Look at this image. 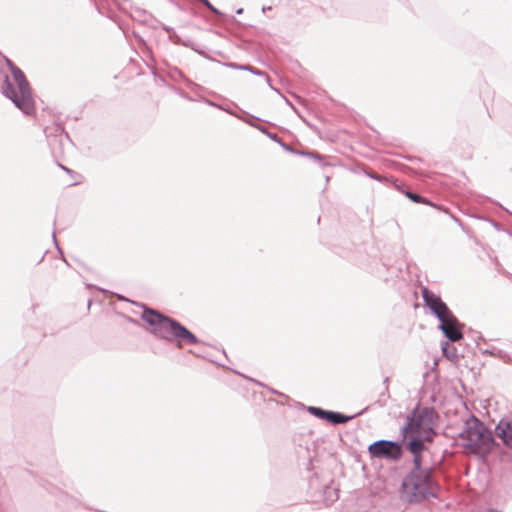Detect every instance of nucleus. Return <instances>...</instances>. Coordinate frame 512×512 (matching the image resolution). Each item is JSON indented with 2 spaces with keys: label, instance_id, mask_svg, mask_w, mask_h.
<instances>
[{
  "label": "nucleus",
  "instance_id": "0eeeda50",
  "mask_svg": "<svg viewBox=\"0 0 512 512\" xmlns=\"http://www.w3.org/2000/svg\"><path fill=\"white\" fill-rule=\"evenodd\" d=\"M422 296L425 304L432 310V312L439 318V320H442L452 313L447 305L441 300V298L427 288L422 289Z\"/></svg>",
  "mask_w": 512,
  "mask_h": 512
},
{
  "label": "nucleus",
  "instance_id": "f03ea898",
  "mask_svg": "<svg viewBox=\"0 0 512 512\" xmlns=\"http://www.w3.org/2000/svg\"><path fill=\"white\" fill-rule=\"evenodd\" d=\"M141 318L151 326L152 333L168 341H176L178 347L199 343L197 337L179 322L156 310L145 308Z\"/></svg>",
  "mask_w": 512,
  "mask_h": 512
},
{
  "label": "nucleus",
  "instance_id": "9d476101",
  "mask_svg": "<svg viewBox=\"0 0 512 512\" xmlns=\"http://www.w3.org/2000/svg\"><path fill=\"white\" fill-rule=\"evenodd\" d=\"M325 419L332 423L338 424L347 422L350 419V417L344 416L340 413L328 411Z\"/></svg>",
  "mask_w": 512,
  "mask_h": 512
},
{
  "label": "nucleus",
  "instance_id": "20e7f679",
  "mask_svg": "<svg viewBox=\"0 0 512 512\" xmlns=\"http://www.w3.org/2000/svg\"><path fill=\"white\" fill-rule=\"evenodd\" d=\"M462 445L469 453L485 454L493 445L491 432L477 419L467 423L461 434Z\"/></svg>",
  "mask_w": 512,
  "mask_h": 512
},
{
  "label": "nucleus",
  "instance_id": "7ed1b4c3",
  "mask_svg": "<svg viewBox=\"0 0 512 512\" xmlns=\"http://www.w3.org/2000/svg\"><path fill=\"white\" fill-rule=\"evenodd\" d=\"M9 65L14 83H11L7 78L3 87V93L25 114L31 115L35 111V105L30 85L24 73L18 67L10 62Z\"/></svg>",
  "mask_w": 512,
  "mask_h": 512
},
{
  "label": "nucleus",
  "instance_id": "423d86ee",
  "mask_svg": "<svg viewBox=\"0 0 512 512\" xmlns=\"http://www.w3.org/2000/svg\"><path fill=\"white\" fill-rule=\"evenodd\" d=\"M369 452L374 457L398 459L401 456V447L391 441H377L369 446Z\"/></svg>",
  "mask_w": 512,
  "mask_h": 512
},
{
  "label": "nucleus",
  "instance_id": "f8f14e48",
  "mask_svg": "<svg viewBox=\"0 0 512 512\" xmlns=\"http://www.w3.org/2000/svg\"><path fill=\"white\" fill-rule=\"evenodd\" d=\"M310 411H311L314 415H316L317 417L322 418V419H325V418H326V415H327V412H328V411H324V410H322V409H320V408H316V407H311V408H310Z\"/></svg>",
  "mask_w": 512,
  "mask_h": 512
},
{
  "label": "nucleus",
  "instance_id": "1a4fd4ad",
  "mask_svg": "<svg viewBox=\"0 0 512 512\" xmlns=\"http://www.w3.org/2000/svg\"><path fill=\"white\" fill-rule=\"evenodd\" d=\"M495 431L505 445L512 447V421H500Z\"/></svg>",
  "mask_w": 512,
  "mask_h": 512
},
{
  "label": "nucleus",
  "instance_id": "39448f33",
  "mask_svg": "<svg viewBox=\"0 0 512 512\" xmlns=\"http://www.w3.org/2000/svg\"><path fill=\"white\" fill-rule=\"evenodd\" d=\"M434 494V483L431 476L423 471L411 472L402 483V498L409 502H418Z\"/></svg>",
  "mask_w": 512,
  "mask_h": 512
},
{
  "label": "nucleus",
  "instance_id": "6e6552de",
  "mask_svg": "<svg viewBox=\"0 0 512 512\" xmlns=\"http://www.w3.org/2000/svg\"><path fill=\"white\" fill-rule=\"evenodd\" d=\"M440 321L441 330L449 340L455 342L463 338V333L459 328L458 320L453 315V313H451L449 316H446Z\"/></svg>",
  "mask_w": 512,
  "mask_h": 512
},
{
  "label": "nucleus",
  "instance_id": "9b49d317",
  "mask_svg": "<svg viewBox=\"0 0 512 512\" xmlns=\"http://www.w3.org/2000/svg\"><path fill=\"white\" fill-rule=\"evenodd\" d=\"M406 196L415 203L429 204V201L426 198H424L418 194H415L412 192H406Z\"/></svg>",
  "mask_w": 512,
  "mask_h": 512
},
{
  "label": "nucleus",
  "instance_id": "f257e3e1",
  "mask_svg": "<svg viewBox=\"0 0 512 512\" xmlns=\"http://www.w3.org/2000/svg\"><path fill=\"white\" fill-rule=\"evenodd\" d=\"M435 413L432 409L417 407L408 417L403 428L404 438L408 440L409 450L420 454L424 449V441H431L434 435Z\"/></svg>",
  "mask_w": 512,
  "mask_h": 512
}]
</instances>
